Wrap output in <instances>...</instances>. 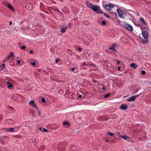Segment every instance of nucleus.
Segmentation results:
<instances>
[{
	"label": "nucleus",
	"mask_w": 151,
	"mask_h": 151,
	"mask_svg": "<svg viewBox=\"0 0 151 151\" xmlns=\"http://www.w3.org/2000/svg\"><path fill=\"white\" fill-rule=\"evenodd\" d=\"M67 26H66L65 27H63L61 29L60 32L62 33H64L65 32L66 30L67 29Z\"/></svg>",
	"instance_id": "nucleus-11"
},
{
	"label": "nucleus",
	"mask_w": 151,
	"mask_h": 151,
	"mask_svg": "<svg viewBox=\"0 0 151 151\" xmlns=\"http://www.w3.org/2000/svg\"><path fill=\"white\" fill-rule=\"evenodd\" d=\"M6 121L9 124H12L14 123V121L12 119H10L6 120Z\"/></svg>",
	"instance_id": "nucleus-8"
},
{
	"label": "nucleus",
	"mask_w": 151,
	"mask_h": 151,
	"mask_svg": "<svg viewBox=\"0 0 151 151\" xmlns=\"http://www.w3.org/2000/svg\"><path fill=\"white\" fill-rule=\"evenodd\" d=\"M108 5L110 8L111 7H114V4H112L111 3H110L109 4H108Z\"/></svg>",
	"instance_id": "nucleus-26"
},
{
	"label": "nucleus",
	"mask_w": 151,
	"mask_h": 151,
	"mask_svg": "<svg viewBox=\"0 0 151 151\" xmlns=\"http://www.w3.org/2000/svg\"><path fill=\"white\" fill-rule=\"evenodd\" d=\"M11 33V32L10 31H8V32H7V34H10Z\"/></svg>",
	"instance_id": "nucleus-52"
},
{
	"label": "nucleus",
	"mask_w": 151,
	"mask_h": 151,
	"mask_svg": "<svg viewBox=\"0 0 151 151\" xmlns=\"http://www.w3.org/2000/svg\"><path fill=\"white\" fill-rule=\"evenodd\" d=\"M1 65H2V66L3 67V68H4V67L5 66V64L4 63H3Z\"/></svg>",
	"instance_id": "nucleus-43"
},
{
	"label": "nucleus",
	"mask_w": 151,
	"mask_h": 151,
	"mask_svg": "<svg viewBox=\"0 0 151 151\" xmlns=\"http://www.w3.org/2000/svg\"><path fill=\"white\" fill-rule=\"evenodd\" d=\"M116 46V44L115 43L113 44L112 46L109 47V49L112 50L116 52V50L115 49V47Z\"/></svg>",
	"instance_id": "nucleus-9"
},
{
	"label": "nucleus",
	"mask_w": 151,
	"mask_h": 151,
	"mask_svg": "<svg viewBox=\"0 0 151 151\" xmlns=\"http://www.w3.org/2000/svg\"><path fill=\"white\" fill-rule=\"evenodd\" d=\"M121 70V67H118L117 68V70Z\"/></svg>",
	"instance_id": "nucleus-45"
},
{
	"label": "nucleus",
	"mask_w": 151,
	"mask_h": 151,
	"mask_svg": "<svg viewBox=\"0 0 151 151\" xmlns=\"http://www.w3.org/2000/svg\"><path fill=\"white\" fill-rule=\"evenodd\" d=\"M102 14H103V13H102ZM103 14H104V15L105 16H106L107 15L105 13H103Z\"/></svg>",
	"instance_id": "nucleus-57"
},
{
	"label": "nucleus",
	"mask_w": 151,
	"mask_h": 151,
	"mask_svg": "<svg viewBox=\"0 0 151 151\" xmlns=\"http://www.w3.org/2000/svg\"><path fill=\"white\" fill-rule=\"evenodd\" d=\"M128 107V106L127 104H122L120 107L121 109L123 110L127 109Z\"/></svg>",
	"instance_id": "nucleus-7"
},
{
	"label": "nucleus",
	"mask_w": 151,
	"mask_h": 151,
	"mask_svg": "<svg viewBox=\"0 0 151 151\" xmlns=\"http://www.w3.org/2000/svg\"><path fill=\"white\" fill-rule=\"evenodd\" d=\"M43 103H45V98H43L41 99Z\"/></svg>",
	"instance_id": "nucleus-29"
},
{
	"label": "nucleus",
	"mask_w": 151,
	"mask_h": 151,
	"mask_svg": "<svg viewBox=\"0 0 151 151\" xmlns=\"http://www.w3.org/2000/svg\"><path fill=\"white\" fill-rule=\"evenodd\" d=\"M130 66L132 68H134V69H136L138 67L137 65L136 64L134 63H132L131 64Z\"/></svg>",
	"instance_id": "nucleus-10"
},
{
	"label": "nucleus",
	"mask_w": 151,
	"mask_h": 151,
	"mask_svg": "<svg viewBox=\"0 0 151 151\" xmlns=\"http://www.w3.org/2000/svg\"><path fill=\"white\" fill-rule=\"evenodd\" d=\"M17 62L19 65H20V64L21 61L20 60H18L17 61Z\"/></svg>",
	"instance_id": "nucleus-41"
},
{
	"label": "nucleus",
	"mask_w": 151,
	"mask_h": 151,
	"mask_svg": "<svg viewBox=\"0 0 151 151\" xmlns=\"http://www.w3.org/2000/svg\"><path fill=\"white\" fill-rule=\"evenodd\" d=\"M29 104L30 105L33 107H35L36 104H35L34 101V100H31L29 102Z\"/></svg>",
	"instance_id": "nucleus-12"
},
{
	"label": "nucleus",
	"mask_w": 151,
	"mask_h": 151,
	"mask_svg": "<svg viewBox=\"0 0 151 151\" xmlns=\"http://www.w3.org/2000/svg\"><path fill=\"white\" fill-rule=\"evenodd\" d=\"M104 7L108 11H110L111 10V9L108 4H105L104 5Z\"/></svg>",
	"instance_id": "nucleus-16"
},
{
	"label": "nucleus",
	"mask_w": 151,
	"mask_h": 151,
	"mask_svg": "<svg viewBox=\"0 0 151 151\" xmlns=\"http://www.w3.org/2000/svg\"><path fill=\"white\" fill-rule=\"evenodd\" d=\"M118 134H119V133H118ZM120 136L121 137V138H123L125 140H126L128 138H129V137L127 136L126 135L122 136V135H120Z\"/></svg>",
	"instance_id": "nucleus-17"
},
{
	"label": "nucleus",
	"mask_w": 151,
	"mask_h": 151,
	"mask_svg": "<svg viewBox=\"0 0 151 151\" xmlns=\"http://www.w3.org/2000/svg\"><path fill=\"white\" fill-rule=\"evenodd\" d=\"M7 87L8 88H11L13 87L12 85L8 82H7Z\"/></svg>",
	"instance_id": "nucleus-20"
},
{
	"label": "nucleus",
	"mask_w": 151,
	"mask_h": 151,
	"mask_svg": "<svg viewBox=\"0 0 151 151\" xmlns=\"http://www.w3.org/2000/svg\"><path fill=\"white\" fill-rule=\"evenodd\" d=\"M86 6L87 7L89 8L92 9V8L93 6L94 5L92 3H91L90 1H86Z\"/></svg>",
	"instance_id": "nucleus-6"
},
{
	"label": "nucleus",
	"mask_w": 151,
	"mask_h": 151,
	"mask_svg": "<svg viewBox=\"0 0 151 151\" xmlns=\"http://www.w3.org/2000/svg\"><path fill=\"white\" fill-rule=\"evenodd\" d=\"M14 53L13 52H11L10 54L7 56L6 58V59L8 60L10 58H12L13 57Z\"/></svg>",
	"instance_id": "nucleus-15"
},
{
	"label": "nucleus",
	"mask_w": 151,
	"mask_h": 151,
	"mask_svg": "<svg viewBox=\"0 0 151 151\" xmlns=\"http://www.w3.org/2000/svg\"><path fill=\"white\" fill-rule=\"evenodd\" d=\"M55 10L58 12H59V11L57 9H55Z\"/></svg>",
	"instance_id": "nucleus-64"
},
{
	"label": "nucleus",
	"mask_w": 151,
	"mask_h": 151,
	"mask_svg": "<svg viewBox=\"0 0 151 151\" xmlns=\"http://www.w3.org/2000/svg\"><path fill=\"white\" fill-rule=\"evenodd\" d=\"M128 14H129V15L131 16V17H132V16L129 13H128Z\"/></svg>",
	"instance_id": "nucleus-63"
},
{
	"label": "nucleus",
	"mask_w": 151,
	"mask_h": 151,
	"mask_svg": "<svg viewBox=\"0 0 151 151\" xmlns=\"http://www.w3.org/2000/svg\"><path fill=\"white\" fill-rule=\"evenodd\" d=\"M6 60H7V59H5V60H4V62H6Z\"/></svg>",
	"instance_id": "nucleus-62"
},
{
	"label": "nucleus",
	"mask_w": 151,
	"mask_h": 151,
	"mask_svg": "<svg viewBox=\"0 0 151 151\" xmlns=\"http://www.w3.org/2000/svg\"><path fill=\"white\" fill-rule=\"evenodd\" d=\"M139 94H138L136 96H132L131 97H130L128 99H127V101H134L136 97L139 96Z\"/></svg>",
	"instance_id": "nucleus-5"
},
{
	"label": "nucleus",
	"mask_w": 151,
	"mask_h": 151,
	"mask_svg": "<svg viewBox=\"0 0 151 151\" xmlns=\"http://www.w3.org/2000/svg\"><path fill=\"white\" fill-rule=\"evenodd\" d=\"M39 129L41 130V132H42V129L41 127Z\"/></svg>",
	"instance_id": "nucleus-55"
},
{
	"label": "nucleus",
	"mask_w": 151,
	"mask_h": 151,
	"mask_svg": "<svg viewBox=\"0 0 151 151\" xmlns=\"http://www.w3.org/2000/svg\"><path fill=\"white\" fill-rule=\"evenodd\" d=\"M113 14H114L115 17H117V14L116 12L113 13Z\"/></svg>",
	"instance_id": "nucleus-35"
},
{
	"label": "nucleus",
	"mask_w": 151,
	"mask_h": 151,
	"mask_svg": "<svg viewBox=\"0 0 151 151\" xmlns=\"http://www.w3.org/2000/svg\"><path fill=\"white\" fill-rule=\"evenodd\" d=\"M33 51H32V50H30V53H33Z\"/></svg>",
	"instance_id": "nucleus-58"
},
{
	"label": "nucleus",
	"mask_w": 151,
	"mask_h": 151,
	"mask_svg": "<svg viewBox=\"0 0 151 151\" xmlns=\"http://www.w3.org/2000/svg\"><path fill=\"white\" fill-rule=\"evenodd\" d=\"M106 17H107L108 18H110L109 16V15H107L106 16Z\"/></svg>",
	"instance_id": "nucleus-54"
},
{
	"label": "nucleus",
	"mask_w": 151,
	"mask_h": 151,
	"mask_svg": "<svg viewBox=\"0 0 151 151\" xmlns=\"http://www.w3.org/2000/svg\"><path fill=\"white\" fill-rule=\"evenodd\" d=\"M124 27L126 29L130 31H132L133 30V27L132 26L127 23H125L124 25Z\"/></svg>",
	"instance_id": "nucleus-4"
},
{
	"label": "nucleus",
	"mask_w": 151,
	"mask_h": 151,
	"mask_svg": "<svg viewBox=\"0 0 151 151\" xmlns=\"http://www.w3.org/2000/svg\"><path fill=\"white\" fill-rule=\"evenodd\" d=\"M102 86H103V87L102 88V89L103 91H105V89H106V88H105V87H104V86L103 85H102Z\"/></svg>",
	"instance_id": "nucleus-38"
},
{
	"label": "nucleus",
	"mask_w": 151,
	"mask_h": 151,
	"mask_svg": "<svg viewBox=\"0 0 151 151\" xmlns=\"http://www.w3.org/2000/svg\"><path fill=\"white\" fill-rule=\"evenodd\" d=\"M29 111L30 112V114H29L30 116H32L33 118L35 117V116L33 113V110L32 109H30Z\"/></svg>",
	"instance_id": "nucleus-14"
},
{
	"label": "nucleus",
	"mask_w": 151,
	"mask_h": 151,
	"mask_svg": "<svg viewBox=\"0 0 151 151\" xmlns=\"http://www.w3.org/2000/svg\"><path fill=\"white\" fill-rule=\"evenodd\" d=\"M7 6L12 11H14V9L13 6H11L10 4H8L7 5Z\"/></svg>",
	"instance_id": "nucleus-13"
},
{
	"label": "nucleus",
	"mask_w": 151,
	"mask_h": 151,
	"mask_svg": "<svg viewBox=\"0 0 151 151\" xmlns=\"http://www.w3.org/2000/svg\"><path fill=\"white\" fill-rule=\"evenodd\" d=\"M106 21H102L101 22V25H102L105 26L106 25Z\"/></svg>",
	"instance_id": "nucleus-22"
},
{
	"label": "nucleus",
	"mask_w": 151,
	"mask_h": 151,
	"mask_svg": "<svg viewBox=\"0 0 151 151\" xmlns=\"http://www.w3.org/2000/svg\"><path fill=\"white\" fill-rule=\"evenodd\" d=\"M140 22H142L144 24H145V25H146L147 24L144 19L143 18L141 17H140Z\"/></svg>",
	"instance_id": "nucleus-19"
},
{
	"label": "nucleus",
	"mask_w": 151,
	"mask_h": 151,
	"mask_svg": "<svg viewBox=\"0 0 151 151\" xmlns=\"http://www.w3.org/2000/svg\"><path fill=\"white\" fill-rule=\"evenodd\" d=\"M0 142L3 145H4V142L3 141L1 138L0 139Z\"/></svg>",
	"instance_id": "nucleus-27"
},
{
	"label": "nucleus",
	"mask_w": 151,
	"mask_h": 151,
	"mask_svg": "<svg viewBox=\"0 0 151 151\" xmlns=\"http://www.w3.org/2000/svg\"><path fill=\"white\" fill-rule=\"evenodd\" d=\"M92 8V10L97 13H102L99 7L97 5H94Z\"/></svg>",
	"instance_id": "nucleus-2"
},
{
	"label": "nucleus",
	"mask_w": 151,
	"mask_h": 151,
	"mask_svg": "<svg viewBox=\"0 0 151 151\" xmlns=\"http://www.w3.org/2000/svg\"><path fill=\"white\" fill-rule=\"evenodd\" d=\"M2 119V116L1 115H0V119Z\"/></svg>",
	"instance_id": "nucleus-50"
},
{
	"label": "nucleus",
	"mask_w": 151,
	"mask_h": 151,
	"mask_svg": "<svg viewBox=\"0 0 151 151\" xmlns=\"http://www.w3.org/2000/svg\"><path fill=\"white\" fill-rule=\"evenodd\" d=\"M113 14H114L115 17H117V14L116 12L113 13Z\"/></svg>",
	"instance_id": "nucleus-36"
},
{
	"label": "nucleus",
	"mask_w": 151,
	"mask_h": 151,
	"mask_svg": "<svg viewBox=\"0 0 151 151\" xmlns=\"http://www.w3.org/2000/svg\"><path fill=\"white\" fill-rule=\"evenodd\" d=\"M142 139H143V138H142V137H140V138H139L138 139V140H142Z\"/></svg>",
	"instance_id": "nucleus-48"
},
{
	"label": "nucleus",
	"mask_w": 151,
	"mask_h": 151,
	"mask_svg": "<svg viewBox=\"0 0 151 151\" xmlns=\"http://www.w3.org/2000/svg\"><path fill=\"white\" fill-rule=\"evenodd\" d=\"M110 93H108L106 94L104 96V98H106L108 97L110 95Z\"/></svg>",
	"instance_id": "nucleus-25"
},
{
	"label": "nucleus",
	"mask_w": 151,
	"mask_h": 151,
	"mask_svg": "<svg viewBox=\"0 0 151 151\" xmlns=\"http://www.w3.org/2000/svg\"><path fill=\"white\" fill-rule=\"evenodd\" d=\"M78 50H79L80 51H81V50H82L81 48L79 47H78Z\"/></svg>",
	"instance_id": "nucleus-42"
},
{
	"label": "nucleus",
	"mask_w": 151,
	"mask_h": 151,
	"mask_svg": "<svg viewBox=\"0 0 151 151\" xmlns=\"http://www.w3.org/2000/svg\"><path fill=\"white\" fill-rule=\"evenodd\" d=\"M26 8L28 10H30L32 9V6L31 5L28 4L27 5Z\"/></svg>",
	"instance_id": "nucleus-18"
},
{
	"label": "nucleus",
	"mask_w": 151,
	"mask_h": 151,
	"mask_svg": "<svg viewBox=\"0 0 151 151\" xmlns=\"http://www.w3.org/2000/svg\"><path fill=\"white\" fill-rule=\"evenodd\" d=\"M106 141L107 142H109V143H110V140H109L108 139H106Z\"/></svg>",
	"instance_id": "nucleus-40"
},
{
	"label": "nucleus",
	"mask_w": 151,
	"mask_h": 151,
	"mask_svg": "<svg viewBox=\"0 0 151 151\" xmlns=\"http://www.w3.org/2000/svg\"><path fill=\"white\" fill-rule=\"evenodd\" d=\"M60 61V59H57L56 60V63H58V62H59Z\"/></svg>",
	"instance_id": "nucleus-39"
},
{
	"label": "nucleus",
	"mask_w": 151,
	"mask_h": 151,
	"mask_svg": "<svg viewBox=\"0 0 151 151\" xmlns=\"http://www.w3.org/2000/svg\"><path fill=\"white\" fill-rule=\"evenodd\" d=\"M142 34L143 37L145 38V40H143V39L140 36H139V37L141 38L142 42L143 44H146L148 42V40L147 39L148 36V32L146 31H144L142 32Z\"/></svg>",
	"instance_id": "nucleus-1"
},
{
	"label": "nucleus",
	"mask_w": 151,
	"mask_h": 151,
	"mask_svg": "<svg viewBox=\"0 0 151 151\" xmlns=\"http://www.w3.org/2000/svg\"><path fill=\"white\" fill-rule=\"evenodd\" d=\"M38 114L39 116L41 115V113H40V111L39 110H38Z\"/></svg>",
	"instance_id": "nucleus-44"
},
{
	"label": "nucleus",
	"mask_w": 151,
	"mask_h": 151,
	"mask_svg": "<svg viewBox=\"0 0 151 151\" xmlns=\"http://www.w3.org/2000/svg\"><path fill=\"white\" fill-rule=\"evenodd\" d=\"M78 97H79V98H81L82 97V95H80L78 96Z\"/></svg>",
	"instance_id": "nucleus-46"
},
{
	"label": "nucleus",
	"mask_w": 151,
	"mask_h": 151,
	"mask_svg": "<svg viewBox=\"0 0 151 151\" xmlns=\"http://www.w3.org/2000/svg\"><path fill=\"white\" fill-rule=\"evenodd\" d=\"M30 63L33 66H35L36 65V63L35 62H30Z\"/></svg>",
	"instance_id": "nucleus-32"
},
{
	"label": "nucleus",
	"mask_w": 151,
	"mask_h": 151,
	"mask_svg": "<svg viewBox=\"0 0 151 151\" xmlns=\"http://www.w3.org/2000/svg\"><path fill=\"white\" fill-rule=\"evenodd\" d=\"M110 143L111 142H114V143H116V142L114 140V139H112L111 140H110Z\"/></svg>",
	"instance_id": "nucleus-28"
},
{
	"label": "nucleus",
	"mask_w": 151,
	"mask_h": 151,
	"mask_svg": "<svg viewBox=\"0 0 151 151\" xmlns=\"http://www.w3.org/2000/svg\"><path fill=\"white\" fill-rule=\"evenodd\" d=\"M113 13H114L113 12H110V14H113Z\"/></svg>",
	"instance_id": "nucleus-61"
},
{
	"label": "nucleus",
	"mask_w": 151,
	"mask_h": 151,
	"mask_svg": "<svg viewBox=\"0 0 151 151\" xmlns=\"http://www.w3.org/2000/svg\"><path fill=\"white\" fill-rule=\"evenodd\" d=\"M117 12L119 17L124 18L123 17V14L124 13V10H120L119 8H118L117 9Z\"/></svg>",
	"instance_id": "nucleus-3"
},
{
	"label": "nucleus",
	"mask_w": 151,
	"mask_h": 151,
	"mask_svg": "<svg viewBox=\"0 0 151 151\" xmlns=\"http://www.w3.org/2000/svg\"><path fill=\"white\" fill-rule=\"evenodd\" d=\"M107 134L108 135L109 134L110 136H111V137L114 136V134L113 133H112L110 132H108L107 133Z\"/></svg>",
	"instance_id": "nucleus-24"
},
{
	"label": "nucleus",
	"mask_w": 151,
	"mask_h": 151,
	"mask_svg": "<svg viewBox=\"0 0 151 151\" xmlns=\"http://www.w3.org/2000/svg\"><path fill=\"white\" fill-rule=\"evenodd\" d=\"M63 146L61 145H60L58 146V148L59 149H61L62 148Z\"/></svg>",
	"instance_id": "nucleus-34"
},
{
	"label": "nucleus",
	"mask_w": 151,
	"mask_h": 151,
	"mask_svg": "<svg viewBox=\"0 0 151 151\" xmlns=\"http://www.w3.org/2000/svg\"><path fill=\"white\" fill-rule=\"evenodd\" d=\"M26 48V46H22L21 47V49H22V50L25 49Z\"/></svg>",
	"instance_id": "nucleus-33"
},
{
	"label": "nucleus",
	"mask_w": 151,
	"mask_h": 151,
	"mask_svg": "<svg viewBox=\"0 0 151 151\" xmlns=\"http://www.w3.org/2000/svg\"><path fill=\"white\" fill-rule=\"evenodd\" d=\"M113 14H114L115 17H117V14L116 12L113 13Z\"/></svg>",
	"instance_id": "nucleus-37"
},
{
	"label": "nucleus",
	"mask_w": 151,
	"mask_h": 151,
	"mask_svg": "<svg viewBox=\"0 0 151 151\" xmlns=\"http://www.w3.org/2000/svg\"><path fill=\"white\" fill-rule=\"evenodd\" d=\"M10 63H11V65H12V64H14V63L13 62H11Z\"/></svg>",
	"instance_id": "nucleus-59"
},
{
	"label": "nucleus",
	"mask_w": 151,
	"mask_h": 151,
	"mask_svg": "<svg viewBox=\"0 0 151 151\" xmlns=\"http://www.w3.org/2000/svg\"><path fill=\"white\" fill-rule=\"evenodd\" d=\"M14 128H10L7 130V131L9 132H14Z\"/></svg>",
	"instance_id": "nucleus-21"
},
{
	"label": "nucleus",
	"mask_w": 151,
	"mask_h": 151,
	"mask_svg": "<svg viewBox=\"0 0 151 151\" xmlns=\"http://www.w3.org/2000/svg\"><path fill=\"white\" fill-rule=\"evenodd\" d=\"M35 107L36 109L38 110H38H39L38 109V108L36 106H36L35 107Z\"/></svg>",
	"instance_id": "nucleus-47"
},
{
	"label": "nucleus",
	"mask_w": 151,
	"mask_h": 151,
	"mask_svg": "<svg viewBox=\"0 0 151 151\" xmlns=\"http://www.w3.org/2000/svg\"><path fill=\"white\" fill-rule=\"evenodd\" d=\"M12 21H10L9 22V24L10 25H11L12 24Z\"/></svg>",
	"instance_id": "nucleus-53"
},
{
	"label": "nucleus",
	"mask_w": 151,
	"mask_h": 151,
	"mask_svg": "<svg viewBox=\"0 0 151 151\" xmlns=\"http://www.w3.org/2000/svg\"><path fill=\"white\" fill-rule=\"evenodd\" d=\"M48 131V130L45 129V128H43L42 129V132H47Z\"/></svg>",
	"instance_id": "nucleus-30"
},
{
	"label": "nucleus",
	"mask_w": 151,
	"mask_h": 151,
	"mask_svg": "<svg viewBox=\"0 0 151 151\" xmlns=\"http://www.w3.org/2000/svg\"><path fill=\"white\" fill-rule=\"evenodd\" d=\"M68 52L69 54H71V51L70 50H69L68 51Z\"/></svg>",
	"instance_id": "nucleus-51"
},
{
	"label": "nucleus",
	"mask_w": 151,
	"mask_h": 151,
	"mask_svg": "<svg viewBox=\"0 0 151 151\" xmlns=\"http://www.w3.org/2000/svg\"><path fill=\"white\" fill-rule=\"evenodd\" d=\"M120 63V62L119 61H118V62H117L116 63L118 64H119Z\"/></svg>",
	"instance_id": "nucleus-56"
},
{
	"label": "nucleus",
	"mask_w": 151,
	"mask_h": 151,
	"mask_svg": "<svg viewBox=\"0 0 151 151\" xmlns=\"http://www.w3.org/2000/svg\"><path fill=\"white\" fill-rule=\"evenodd\" d=\"M146 73V72L145 70H142L141 72V74L143 75H144Z\"/></svg>",
	"instance_id": "nucleus-31"
},
{
	"label": "nucleus",
	"mask_w": 151,
	"mask_h": 151,
	"mask_svg": "<svg viewBox=\"0 0 151 151\" xmlns=\"http://www.w3.org/2000/svg\"><path fill=\"white\" fill-rule=\"evenodd\" d=\"M85 42V43H86L87 45H89V43H88V44L87 43V42H86V41Z\"/></svg>",
	"instance_id": "nucleus-60"
},
{
	"label": "nucleus",
	"mask_w": 151,
	"mask_h": 151,
	"mask_svg": "<svg viewBox=\"0 0 151 151\" xmlns=\"http://www.w3.org/2000/svg\"><path fill=\"white\" fill-rule=\"evenodd\" d=\"M69 124V123L67 122H65L63 123V125L64 126L68 125Z\"/></svg>",
	"instance_id": "nucleus-23"
},
{
	"label": "nucleus",
	"mask_w": 151,
	"mask_h": 151,
	"mask_svg": "<svg viewBox=\"0 0 151 151\" xmlns=\"http://www.w3.org/2000/svg\"><path fill=\"white\" fill-rule=\"evenodd\" d=\"M70 69L71 70H72L74 71L75 69V68H73Z\"/></svg>",
	"instance_id": "nucleus-49"
}]
</instances>
